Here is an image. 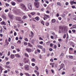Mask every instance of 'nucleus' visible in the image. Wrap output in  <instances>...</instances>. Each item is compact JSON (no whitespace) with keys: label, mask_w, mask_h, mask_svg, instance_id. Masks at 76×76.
<instances>
[{"label":"nucleus","mask_w":76,"mask_h":76,"mask_svg":"<svg viewBox=\"0 0 76 76\" xmlns=\"http://www.w3.org/2000/svg\"><path fill=\"white\" fill-rule=\"evenodd\" d=\"M25 69L26 70H29V66L28 65H26L25 66Z\"/></svg>","instance_id":"nucleus-8"},{"label":"nucleus","mask_w":76,"mask_h":76,"mask_svg":"<svg viewBox=\"0 0 76 76\" xmlns=\"http://www.w3.org/2000/svg\"><path fill=\"white\" fill-rule=\"evenodd\" d=\"M10 57L12 59H13L15 58V55L13 54H11L10 55Z\"/></svg>","instance_id":"nucleus-9"},{"label":"nucleus","mask_w":76,"mask_h":76,"mask_svg":"<svg viewBox=\"0 0 76 76\" xmlns=\"http://www.w3.org/2000/svg\"><path fill=\"white\" fill-rule=\"evenodd\" d=\"M43 51L44 52V53H45V48H43Z\"/></svg>","instance_id":"nucleus-52"},{"label":"nucleus","mask_w":76,"mask_h":76,"mask_svg":"<svg viewBox=\"0 0 76 76\" xmlns=\"http://www.w3.org/2000/svg\"><path fill=\"white\" fill-rule=\"evenodd\" d=\"M72 31L73 32H76V31H75V30H72Z\"/></svg>","instance_id":"nucleus-63"},{"label":"nucleus","mask_w":76,"mask_h":76,"mask_svg":"<svg viewBox=\"0 0 76 76\" xmlns=\"http://www.w3.org/2000/svg\"><path fill=\"white\" fill-rule=\"evenodd\" d=\"M38 47L39 48H41V49H42V46L41 45H39Z\"/></svg>","instance_id":"nucleus-32"},{"label":"nucleus","mask_w":76,"mask_h":76,"mask_svg":"<svg viewBox=\"0 0 76 76\" xmlns=\"http://www.w3.org/2000/svg\"><path fill=\"white\" fill-rule=\"evenodd\" d=\"M5 12H9V10H5Z\"/></svg>","instance_id":"nucleus-44"},{"label":"nucleus","mask_w":76,"mask_h":76,"mask_svg":"<svg viewBox=\"0 0 76 76\" xmlns=\"http://www.w3.org/2000/svg\"><path fill=\"white\" fill-rule=\"evenodd\" d=\"M31 61L33 62H35V59L33 58L31 59Z\"/></svg>","instance_id":"nucleus-26"},{"label":"nucleus","mask_w":76,"mask_h":76,"mask_svg":"<svg viewBox=\"0 0 76 76\" xmlns=\"http://www.w3.org/2000/svg\"><path fill=\"white\" fill-rule=\"evenodd\" d=\"M35 69H36V70H38V66H35Z\"/></svg>","instance_id":"nucleus-40"},{"label":"nucleus","mask_w":76,"mask_h":76,"mask_svg":"<svg viewBox=\"0 0 76 76\" xmlns=\"http://www.w3.org/2000/svg\"><path fill=\"white\" fill-rule=\"evenodd\" d=\"M45 71L46 72V73H47V75L48 74V69H45Z\"/></svg>","instance_id":"nucleus-36"},{"label":"nucleus","mask_w":76,"mask_h":76,"mask_svg":"<svg viewBox=\"0 0 76 76\" xmlns=\"http://www.w3.org/2000/svg\"><path fill=\"white\" fill-rule=\"evenodd\" d=\"M10 64V62H9V61L7 62L6 63V64L7 65H8V64Z\"/></svg>","instance_id":"nucleus-38"},{"label":"nucleus","mask_w":76,"mask_h":76,"mask_svg":"<svg viewBox=\"0 0 76 76\" xmlns=\"http://www.w3.org/2000/svg\"><path fill=\"white\" fill-rule=\"evenodd\" d=\"M35 19L36 20H38V17H37L35 18Z\"/></svg>","instance_id":"nucleus-47"},{"label":"nucleus","mask_w":76,"mask_h":76,"mask_svg":"<svg viewBox=\"0 0 76 76\" xmlns=\"http://www.w3.org/2000/svg\"><path fill=\"white\" fill-rule=\"evenodd\" d=\"M11 4L12 5V6H15L16 5V3L15 2H12L11 3Z\"/></svg>","instance_id":"nucleus-15"},{"label":"nucleus","mask_w":76,"mask_h":76,"mask_svg":"<svg viewBox=\"0 0 76 76\" xmlns=\"http://www.w3.org/2000/svg\"><path fill=\"white\" fill-rule=\"evenodd\" d=\"M43 5L45 7H46L47 5L46 4H43Z\"/></svg>","instance_id":"nucleus-61"},{"label":"nucleus","mask_w":76,"mask_h":76,"mask_svg":"<svg viewBox=\"0 0 76 76\" xmlns=\"http://www.w3.org/2000/svg\"><path fill=\"white\" fill-rule=\"evenodd\" d=\"M53 35H54V36L55 37H57V35L54 32L53 33H52Z\"/></svg>","instance_id":"nucleus-21"},{"label":"nucleus","mask_w":76,"mask_h":76,"mask_svg":"<svg viewBox=\"0 0 76 76\" xmlns=\"http://www.w3.org/2000/svg\"><path fill=\"white\" fill-rule=\"evenodd\" d=\"M46 26H49V23L48 22H47L45 23Z\"/></svg>","instance_id":"nucleus-27"},{"label":"nucleus","mask_w":76,"mask_h":76,"mask_svg":"<svg viewBox=\"0 0 76 76\" xmlns=\"http://www.w3.org/2000/svg\"><path fill=\"white\" fill-rule=\"evenodd\" d=\"M9 16L10 19H12L13 18V15H10Z\"/></svg>","instance_id":"nucleus-12"},{"label":"nucleus","mask_w":76,"mask_h":76,"mask_svg":"<svg viewBox=\"0 0 76 76\" xmlns=\"http://www.w3.org/2000/svg\"><path fill=\"white\" fill-rule=\"evenodd\" d=\"M35 12H31L30 13V14H31V15H35Z\"/></svg>","instance_id":"nucleus-19"},{"label":"nucleus","mask_w":76,"mask_h":76,"mask_svg":"<svg viewBox=\"0 0 76 76\" xmlns=\"http://www.w3.org/2000/svg\"><path fill=\"white\" fill-rule=\"evenodd\" d=\"M25 41H28V39L27 38H25Z\"/></svg>","instance_id":"nucleus-54"},{"label":"nucleus","mask_w":76,"mask_h":76,"mask_svg":"<svg viewBox=\"0 0 76 76\" xmlns=\"http://www.w3.org/2000/svg\"><path fill=\"white\" fill-rule=\"evenodd\" d=\"M52 23H55L56 22V20L55 19H53L52 20Z\"/></svg>","instance_id":"nucleus-18"},{"label":"nucleus","mask_w":76,"mask_h":76,"mask_svg":"<svg viewBox=\"0 0 76 76\" xmlns=\"http://www.w3.org/2000/svg\"><path fill=\"white\" fill-rule=\"evenodd\" d=\"M37 15H38V16H40V13L39 12H38L37 13Z\"/></svg>","instance_id":"nucleus-64"},{"label":"nucleus","mask_w":76,"mask_h":76,"mask_svg":"<svg viewBox=\"0 0 76 76\" xmlns=\"http://www.w3.org/2000/svg\"><path fill=\"white\" fill-rule=\"evenodd\" d=\"M16 50L17 51H18V52H19V51H20V50L19 48H17Z\"/></svg>","instance_id":"nucleus-43"},{"label":"nucleus","mask_w":76,"mask_h":76,"mask_svg":"<svg viewBox=\"0 0 76 76\" xmlns=\"http://www.w3.org/2000/svg\"><path fill=\"white\" fill-rule=\"evenodd\" d=\"M45 16H46V17H47V18H49V15H45Z\"/></svg>","instance_id":"nucleus-59"},{"label":"nucleus","mask_w":76,"mask_h":76,"mask_svg":"<svg viewBox=\"0 0 76 76\" xmlns=\"http://www.w3.org/2000/svg\"><path fill=\"white\" fill-rule=\"evenodd\" d=\"M26 51H27L28 53H31V52L32 50H31V49L30 48H27L26 49Z\"/></svg>","instance_id":"nucleus-7"},{"label":"nucleus","mask_w":76,"mask_h":76,"mask_svg":"<svg viewBox=\"0 0 76 76\" xmlns=\"http://www.w3.org/2000/svg\"><path fill=\"white\" fill-rule=\"evenodd\" d=\"M17 35V33H16V32H15L14 34V36H16Z\"/></svg>","instance_id":"nucleus-39"},{"label":"nucleus","mask_w":76,"mask_h":76,"mask_svg":"<svg viewBox=\"0 0 76 76\" xmlns=\"http://www.w3.org/2000/svg\"><path fill=\"white\" fill-rule=\"evenodd\" d=\"M62 16L63 18H65V15L63 14L62 15Z\"/></svg>","instance_id":"nucleus-41"},{"label":"nucleus","mask_w":76,"mask_h":76,"mask_svg":"<svg viewBox=\"0 0 76 76\" xmlns=\"http://www.w3.org/2000/svg\"><path fill=\"white\" fill-rule=\"evenodd\" d=\"M28 8L30 10H31L32 7V4H28Z\"/></svg>","instance_id":"nucleus-5"},{"label":"nucleus","mask_w":76,"mask_h":76,"mask_svg":"<svg viewBox=\"0 0 76 76\" xmlns=\"http://www.w3.org/2000/svg\"><path fill=\"white\" fill-rule=\"evenodd\" d=\"M28 44L29 47H32L33 46H32V45L31 44H30V43H28Z\"/></svg>","instance_id":"nucleus-22"},{"label":"nucleus","mask_w":76,"mask_h":76,"mask_svg":"<svg viewBox=\"0 0 76 76\" xmlns=\"http://www.w3.org/2000/svg\"><path fill=\"white\" fill-rule=\"evenodd\" d=\"M5 4L7 6H9V5H10L9 4L7 3H6Z\"/></svg>","instance_id":"nucleus-55"},{"label":"nucleus","mask_w":76,"mask_h":76,"mask_svg":"<svg viewBox=\"0 0 76 76\" xmlns=\"http://www.w3.org/2000/svg\"><path fill=\"white\" fill-rule=\"evenodd\" d=\"M25 74L26 75V76H30V75H29V74L28 73H25Z\"/></svg>","instance_id":"nucleus-29"},{"label":"nucleus","mask_w":76,"mask_h":76,"mask_svg":"<svg viewBox=\"0 0 76 76\" xmlns=\"http://www.w3.org/2000/svg\"><path fill=\"white\" fill-rule=\"evenodd\" d=\"M36 74H37V76H39V72H37Z\"/></svg>","instance_id":"nucleus-53"},{"label":"nucleus","mask_w":76,"mask_h":76,"mask_svg":"<svg viewBox=\"0 0 76 76\" xmlns=\"http://www.w3.org/2000/svg\"><path fill=\"white\" fill-rule=\"evenodd\" d=\"M6 67H7V68H8V69H10V66H8L7 65L6 66Z\"/></svg>","instance_id":"nucleus-46"},{"label":"nucleus","mask_w":76,"mask_h":76,"mask_svg":"<svg viewBox=\"0 0 76 76\" xmlns=\"http://www.w3.org/2000/svg\"><path fill=\"white\" fill-rule=\"evenodd\" d=\"M69 26H70V27L72 26V23L69 24Z\"/></svg>","instance_id":"nucleus-60"},{"label":"nucleus","mask_w":76,"mask_h":76,"mask_svg":"<svg viewBox=\"0 0 76 76\" xmlns=\"http://www.w3.org/2000/svg\"><path fill=\"white\" fill-rule=\"evenodd\" d=\"M46 44L48 45L50 44V42H47Z\"/></svg>","instance_id":"nucleus-49"},{"label":"nucleus","mask_w":76,"mask_h":76,"mask_svg":"<svg viewBox=\"0 0 76 76\" xmlns=\"http://www.w3.org/2000/svg\"><path fill=\"white\" fill-rule=\"evenodd\" d=\"M16 20L19 21L18 22L19 23H22L23 22V20H22V18L20 17H17L16 18Z\"/></svg>","instance_id":"nucleus-2"},{"label":"nucleus","mask_w":76,"mask_h":76,"mask_svg":"<svg viewBox=\"0 0 76 76\" xmlns=\"http://www.w3.org/2000/svg\"><path fill=\"white\" fill-rule=\"evenodd\" d=\"M19 3H20V2H22V0H16Z\"/></svg>","instance_id":"nucleus-28"},{"label":"nucleus","mask_w":76,"mask_h":76,"mask_svg":"<svg viewBox=\"0 0 76 76\" xmlns=\"http://www.w3.org/2000/svg\"><path fill=\"white\" fill-rule=\"evenodd\" d=\"M8 41H9V42H10V41H11V38H9Z\"/></svg>","instance_id":"nucleus-42"},{"label":"nucleus","mask_w":76,"mask_h":76,"mask_svg":"<svg viewBox=\"0 0 76 76\" xmlns=\"http://www.w3.org/2000/svg\"><path fill=\"white\" fill-rule=\"evenodd\" d=\"M69 58H71L72 59H73V56H69Z\"/></svg>","instance_id":"nucleus-31"},{"label":"nucleus","mask_w":76,"mask_h":76,"mask_svg":"<svg viewBox=\"0 0 76 76\" xmlns=\"http://www.w3.org/2000/svg\"><path fill=\"white\" fill-rule=\"evenodd\" d=\"M70 4H71V5H73V4H74V1H70Z\"/></svg>","instance_id":"nucleus-25"},{"label":"nucleus","mask_w":76,"mask_h":76,"mask_svg":"<svg viewBox=\"0 0 76 76\" xmlns=\"http://www.w3.org/2000/svg\"><path fill=\"white\" fill-rule=\"evenodd\" d=\"M15 31H17V32H19V29L18 28L15 29Z\"/></svg>","instance_id":"nucleus-45"},{"label":"nucleus","mask_w":76,"mask_h":76,"mask_svg":"<svg viewBox=\"0 0 76 76\" xmlns=\"http://www.w3.org/2000/svg\"><path fill=\"white\" fill-rule=\"evenodd\" d=\"M15 56L16 57H18V58H20L21 57L19 54H16L15 55Z\"/></svg>","instance_id":"nucleus-11"},{"label":"nucleus","mask_w":76,"mask_h":76,"mask_svg":"<svg viewBox=\"0 0 76 76\" xmlns=\"http://www.w3.org/2000/svg\"><path fill=\"white\" fill-rule=\"evenodd\" d=\"M11 48H12V49H14V48H15V47H14V46H11Z\"/></svg>","instance_id":"nucleus-50"},{"label":"nucleus","mask_w":76,"mask_h":76,"mask_svg":"<svg viewBox=\"0 0 76 76\" xmlns=\"http://www.w3.org/2000/svg\"><path fill=\"white\" fill-rule=\"evenodd\" d=\"M20 6L21 7H22L23 9L24 10H25V11H28V9H26V8L25 7V6L24 4H20Z\"/></svg>","instance_id":"nucleus-1"},{"label":"nucleus","mask_w":76,"mask_h":76,"mask_svg":"<svg viewBox=\"0 0 76 76\" xmlns=\"http://www.w3.org/2000/svg\"><path fill=\"white\" fill-rule=\"evenodd\" d=\"M75 6H73L72 7V9H75Z\"/></svg>","instance_id":"nucleus-62"},{"label":"nucleus","mask_w":76,"mask_h":76,"mask_svg":"<svg viewBox=\"0 0 76 76\" xmlns=\"http://www.w3.org/2000/svg\"><path fill=\"white\" fill-rule=\"evenodd\" d=\"M31 35L29 34V37H34V33H33L32 31H31Z\"/></svg>","instance_id":"nucleus-13"},{"label":"nucleus","mask_w":76,"mask_h":76,"mask_svg":"<svg viewBox=\"0 0 76 76\" xmlns=\"http://www.w3.org/2000/svg\"><path fill=\"white\" fill-rule=\"evenodd\" d=\"M39 44H43V42L41 41L40 42H39Z\"/></svg>","instance_id":"nucleus-58"},{"label":"nucleus","mask_w":76,"mask_h":76,"mask_svg":"<svg viewBox=\"0 0 76 76\" xmlns=\"http://www.w3.org/2000/svg\"><path fill=\"white\" fill-rule=\"evenodd\" d=\"M10 52H8L7 54V56H10Z\"/></svg>","instance_id":"nucleus-37"},{"label":"nucleus","mask_w":76,"mask_h":76,"mask_svg":"<svg viewBox=\"0 0 76 76\" xmlns=\"http://www.w3.org/2000/svg\"><path fill=\"white\" fill-rule=\"evenodd\" d=\"M64 67V64H62L60 66V67H61V69H63Z\"/></svg>","instance_id":"nucleus-10"},{"label":"nucleus","mask_w":76,"mask_h":76,"mask_svg":"<svg viewBox=\"0 0 76 76\" xmlns=\"http://www.w3.org/2000/svg\"><path fill=\"white\" fill-rule=\"evenodd\" d=\"M72 29H74V28H76V25H73L72 27Z\"/></svg>","instance_id":"nucleus-17"},{"label":"nucleus","mask_w":76,"mask_h":76,"mask_svg":"<svg viewBox=\"0 0 76 76\" xmlns=\"http://www.w3.org/2000/svg\"><path fill=\"white\" fill-rule=\"evenodd\" d=\"M69 50H70L71 51H73V48H69Z\"/></svg>","instance_id":"nucleus-57"},{"label":"nucleus","mask_w":76,"mask_h":76,"mask_svg":"<svg viewBox=\"0 0 76 76\" xmlns=\"http://www.w3.org/2000/svg\"><path fill=\"white\" fill-rule=\"evenodd\" d=\"M41 23H42V24H43V25H44L45 24H44V21H42L41 22Z\"/></svg>","instance_id":"nucleus-33"},{"label":"nucleus","mask_w":76,"mask_h":76,"mask_svg":"<svg viewBox=\"0 0 76 76\" xmlns=\"http://www.w3.org/2000/svg\"><path fill=\"white\" fill-rule=\"evenodd\" d=\"M24 45H28V43L26 42H24Z\"/></svg>","instance_id":"nucleus-30"},{"label":"nucleus","mask_w":76,"mask_h":76,"mask_svg":"<svg viewBox=\"0 0 76 76\" xmlns=\"http://www.w3.org/2000/svg\"><path fill=\"white\" fill-rule=\"evenodd\" d=\"M63 55H64V53H61V54L60 55V57L62 58V57H63Z\"/></svg>","instance_id":"nucleus-20"},{"label":"nucleus","mask_w":76,"mask_h":76,"mask_svg":"<svg viewBox=\"0 0 76 76\" xmlns=\"http://www.w3.org/2000/svg\"><path fill=\"white\" fill-rule=\"evenodd\" d=\"M34 4L36 8H39V2H35L34 3Z\"/></svg>","instance_id":"nucleus-4"},{"label":"nucleus","mask_w":76,"mask_h":76,"mask_svg":"<svg viewBox=\"0 0 76 76\" xmlns=\"http://www.w3.org/2000/svg\"><path fill=\"white\" fill-rule=\"evenodd\" d=\"M17 43L19 44H21V41L20 40H18L17 42Z\"/></svg>","instance_id":"nucleus-23"},{"label":"nucleus","mask_w":76,"mask_h":76,"mask_svg":"<svg viewBox=\"0 0 76 76\" xmlns=\"http://www.w3.org/2000/svg\"><path fill=\"white\" fill-rule=\"evenodd\" d=\"M29 59H28V58H24L23 59V63H29Z\"/></svg>","instance_id":"nucleus-3"},{"label":"nucleus","mask_w":76,"mask_h":76,"mask_svg":"<svg viewBox=\"0 0 76 76\" xmlns=\"http://www.w3.org/2000/svg\"><path fill=\"white\" fill-rule=\"evenodd\" d=\"M24 56H25V57H27V58L29 57V55H28V54L26 53H24Z\"/></svg>","instance_id":"nucleus-14"},{"label":"nucleus","mask_w":76,"mask_h":76,"mask_svg":"<svg viewBox=\"0 0 76 76\" xmlns=\"http://www.w3.org/2000/svg\"><path fill=\"white\" fill-rule=\"evenodd\" d=\"M27 18V17L26 15H24L23 16V19H26V18Z\"/></svg>","instance_id":"nucleus-24"},{"label":"nucleus","mask_w":76,"mask_h":76,"mask_svg":"<svg viewBox=\"0 0 76 76\" xmlns=\"http://www.w3.org/2000/svg\"><path fill=\"white\" fill-rule=\"evenodd\" d=\"M66 35L64 34L63 37V38H64V39L66 38Z\"/></svg>","instance_id":"nucleus-51"},{"label":"nucleus","mask_w":76,"mask_h":76,"mask_svg":"<svg viewBox=\"0 0 76 76\" xmlns=\"http://www.w3.org/2000/svg\"><path fill=\"white\" fill-rule=\"evenodd\" d=\"M31 64L32 66H35V64L34 63H32Z\"/></svg>","instance_id":"nucleus-48"},{"label":"nucleus","mask_w":76,"mask_h":76,"mask_svg":"<svg viewBox=\"0 0 76 76\" xmlns=\"http://www.w3.org/2000/svg\"><path fill=\"white\" fill-rule=\"evenodd\" d=\"M1 25H6V24L5 23V22L4 21H2L1 23Z\"/></svg>","instance_id":"nucleus-16"},{"label":"nucleus","mask_w":76,"mask_h":76,"mask_svg":"<svg viewBox=\"0 0 76 76\" xmlns=\"http://www.w3.org/2000/svg\"><path fill=\"white\" fill-rule=\"evenodd\" d=\"M57 4H58L59 6H61V4L59 2H58L57 3Z\"/></svg>","instance_id":"nucleus-34"},{"label":"nucleus","mask_w":76,"mask_h":76,"mask_svg":"<svg viewBox=\"0 0 76 76\" xmlns=\"http://www.w3.org/2000/svg\"><path fill=\"white\" fill-rule=\"evenodd\" d=\"M19 64L20 66L21 67H22V66H23V64L21 63H20Z\"/></svg>","instance_id":"nucleus-35"},{"label":"nucleus","mask_w":76,"mask_h":76,"mask_svg":"<svg viewBox=\"0 0 76 76\" xmlns=\"http://www.w3.org/2000/svg\"><path fill=\"white\" fill-rule=\"evenodd\" d=\"M1 17L3 18L4 19H6V16L5 15V14H4L3 13L2 14L1 16Z\"/></svg>","instance_id":"nucleus-6"},{"label":"nucleus","mask_w":76,"mask_h":76,"mask_svg":"<svg viewBox=\"0 0 76 76\" xmlns=\"http://www.w3.org/2000/svg\"><path fill=\"white\" fill-rule=\"evenodd\" d=\"M64 74H65V72H62V73L61 74V75H64Z\"/></svg>","instance_id":"nucleus-56"}]
</instances>
